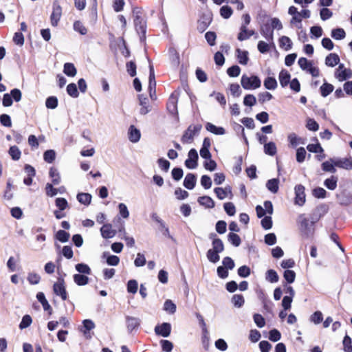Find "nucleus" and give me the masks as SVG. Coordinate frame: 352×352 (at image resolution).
<instances>
[{"label": "nucleus", "instance_id": "obj_46", "mask_svg": "<svg viewBox=\"0 0 352 352\" xmlns=\"http://www.w3.org/2000/svg\"><path fill=\"white\" fill-rule=\"evenodd\" d=\"M169 57L172 63L175 65H177L179 63V56L175 48H170L168 51Z\"/></svg>", "mask_w": 352, "mask_h": 352}, {"label": "nucleus", "instance_id": "obj_31", "mask_svg": "<svg viewBox=\"0 0 352 352\" xmlns=\"http://www.w3.org/2000/svg\"><path fill=\"white\" fill-rule=\"evenodd\" d=\"M63 72L68 76L74 77L77 71L73 63H66L64 65Z\"/></svg>", "mask_w": 352, "mask_h": 352}, {"label": "nucleus", "instance_id": "obj_13", "mask_svg": "<svg viewBox=\"0 0 352 352\" xmlns=\"http://www.w3.org/2000/svg\"><path fill=\"white\" fill-rule=\"evenodd\" d=\"M336 166L344 168L346 170L352 169V157L348 158H338L333 161Z\"/></svg>", "mask_w": 352, "mask_h": 352}, {"label": "nucleus", "instance_id": "obj_1", "mask_svg": "<svg viewBox=\"0 0 352 352\" xmlns=\"http://www.w3.org/2000/svg\"><path fill=\"white\" fill-rule=\"evenodd\" d=\"M241 84L244 89L254 90L261 87V81L257 76L252 75L249 76L243 74L241 78Z\"/></svg>", "mask_w": 352, "mask_h": 352}, {"label": "nucleus", "instance_id": "obj_30", "mask_svg": "<svg viewBox=\"0 0 352 352\" xmlns=\"http://www.w3.org/2000/svg\"><path fill=\"white\" fill-rule=\"evenodd\" d=\"M338 177L332 175L331 177L327 178L324 182V185L331 190H333L337 187Z\"/></svg>", "mask_w": 352, "mask_h": 352}, {"label": "nucleus", "instance_id": "obj_53", "mask_svg": "<svg viewBox=\"0 0 352 352\" xmlns=\"http://www.w3.org/2000/svg\"><path fill=\"white\" fill-rule=\"evenodd\" d=\"M323 320L322 314L320 311H315L310 317L311 322L315 324H320Z\"/></svg>", "mask_w": 352, "mask_h": 352}, {"label": "nucleus", "instance_id": "obj_32", "mask_svg": "<svg viewBox=\"0 0 352 352\" xmlns=\"http://www.w3.org/2000/svg\"><path fill=\"white\" fill-rule=\"evenodd\" d=\"M264 152L265 154L270 156H274L277 152L276 146L275 143L270 142L264 144Z\"/></svg>", "mask_w": 352, "mask_h": 352}, {"label": "nucleus", "instance_id": "obj_59", "mask_svg": "<svg viewBox=\"0 0 352 352\" xmlns=\"http://www.w3.org/2000/svg\"><path fill=\"white\" fill-rule=\"evenodd\" d=\"M74 29L75 31L79 32L82 35H85L87 32V28L79 21H75L74 23Z\"/></svg>", "mask_w": 352, "mask_h": 352}, {"label": "nucleus", "instance_id": "obj_12", "mask_svg": "<svg viewBox=\"0 0 352 352\" xmlns=\"http://www.w3.org/2000/svg\"><path fill=\"white\" fill-rule=\"evenodd\" d=\"M177 94L173 93L167 102V109L171 114H177Z\"/></svg>", "mask_w": 352, "mask_h": 352}, {"label": "nucleus", "instance_id": "obj_3", "mask_svg": "<svg viewBox=\"0 0 352 352\" xmlns=\"http://www.w3.org/2000/svg\"><path fill=\"white\" fill-rule=\"evenodd\" d=\"M133 13L134 16V25L135 30L138 34H142V36H144L146 26L145 21L141 17V11L138 8H134Z\"/></svg>", "mask_w": 352, "mask_h": 352}, {"label": "nucleus", "instance_id": "obj_48", "mask_svg": "<svg viewBox=\"0 0 352 352\" xmlns=\"http://www.w3.org/2000/svg\"><path fill=\"white\" fill-rule=\"evenodd\" d=\"M45 106L48 109H54L58 106V99L55 96H50L46 99Z\"/></svg>", "mask_w": 352, "mask_h": 352}, {"label": "nucleus", "instance_id": "obj_19", "mask_svg": "<svg viewBox=\"0 0 352 352\" xmlns=\"http://www.w3.org/2000/svg\"><path fill=\"white\" fill-rule=\"evenodd\" d=\"M290 78L291 75L287 71L283 69L279 73L278 79L282 87H285L289 84Z\"/></svg>", "mask_w": 352, "mask_h": 352}, {"label": "nucleus", "instance_id": "obj_6", "mask_svg": "<svg viewBox=\"0 0 352 352\" xmlns=\"http://www.w3.org/2000/svg\"><path fill=\"white\" fill-rule=\"evenodd\" d=\"M54 293L60 296L63 300H65L67 298L65 281L63 278H58V281L53 285Z\"/></svg>", "mask_w": 352, "mask_h": 352}, {"label": "nucleus", "instance_id": "obj_21", "mask_svg": "<svg viewBox=\"0 0 352 352\" xmlns=\"http://www.w3.org/2000/svg\"><path fill=\"white\" fill-rule=\"evenodd\" d=\"M207 131L215 135H223L226 133V130L221 126H217L214 124L208 122L206 125Z\"/></svg>", "mask_w": 352, "mask_h": 352}, {"label": "nucleus", "instance_id": "obj_8", "mask_svg": "<svg viewBox=\"0 0 352 352\" xmlns=\"http://www.w3.org/2000/svg\"><path fill=\"white\" fill-rule=\"evenodd\" d=\"M305 187L301 184L295 186V204L302 206L305 203Z\"/></svg>", "mask_w": 352, "mask_h": 352}, {"label": "nucleus", "instance_id": "obj_49", "mask_svg": "<svg viewBox=\"0 0 352 352\" xmlns=\"http://www.w3.org/2000/svg\"><path fill=\"white\" fill-rule=\"evenodd\" d=\"M232 302L236 307H241L244 302V298L241 294H235L232 298Z\"/></svg>", "mask_w": 352, "mask_h": 352}, {"label": "nucleus", "instance_id": "obj_4", "mask_svg": "<svg viewBox=\"0 0 352 352\" xmlns=\"http://www.w3.org/2000/svg\"><path fill=\"white\" fill-rule=\"evenodd\" d=\"M298 63L302 70L309 72L313 77H318L319 76L320 72L318 68L314 66L312 63L306 58H300Z\"/></svg>", "mask_w": 352, "mask_h": 352}, {"label": "nucleus", "instance_id": "obj_17", "mask_svg": "<svg viewBox=\"0 0 352 352\" xmlns=\"http://www.w3.org/2000/svg\"><path fill=\"white\" fill-rule=\"evenodd\" d=\"M288 141L292 147L296 148L298 144H305V140L297 136L294 133H289L287 136Z\"/></svg>", "mask_w": 352, "mask_h": 352}, {"label": "nucleus", "instance_id": "obj_57", "mask_svg": "<svg viewBox=\"0 0 352 352\" xmlns=\"http://www.w3.org/2000/svg\"><path fill=\"white\" fill-rule=\"evenodd\" d=\"M283 277L288 283H292L295 280L296 273L293 270H286L284 272Z\"/></svg>", "mask_w": 352, "mask_h": 352}, {"label": "nucleus", "instance_id": "obj_2", "mask_svg": "<svg viewBox=\"0 0 352 352\" xmlns=\"http://www.w3.org/2000/svg\"><path fill=\"white\" fill-rule=\"evenodd\" d=\"M201 128V124L190 125L184 131L181 139L182 142L184 144L190 143L193 140L194 137L199 133Z\"/></svg>", "mask_w": 352, "mask_h": 352}, {"label": "nucleus", "instance_id": "obj_22", "mask_svg": "<svg viewBox=\"0 0 352 352\" xmlns=\"http://www.w3.org/2000/svg\"><path fill=\"white\" fill-rule=\"evenodd\" d=\"M340 62V58L335 53L329 54L325 58V64L329 67H334Z\"/></svg>", "mask_w": 352, "mask_h": 352}, {"label": "nucleus", "instance_id": "obj_18", "mask_svg": "<svg viewBox=\"0 0 352 352\" xmlns=\"http://www.w3.org/2000/svg\"><path fill=\"white\" fill-rule=\"evenodd\" d=\"M141 137L140 131L133 125L130 126L129 129V139L131 142H138Z\"/></svg>", "mask_w": 352, "mask_h": 352}, {"label": "nucleus", "instance_id": "obj_10", "mask_svg": "<svg viewBox=\"0 0 352 352\" xmlns=\"http://www.w3.org/2000/svg\"><path fill=\"white\" fill-rule=\"evenodd\" d=\"M155 332L157 335L167 338L171 332V325L168 322H163L155 327Z\"/></svg>", "mask_w": 352, "mask_h": 352}, {"label": "nucleus", "instance_id": "obj_7", "mask_svg": "<svg viewBox=\"0 0 352 352\" xmlns=\"http://www.w3.org/2000/svg\"><path fill=\"white\" fill-rule=\"evenodd\" d=\"M198 153L195 148H191L188 153V158L185 161V166L189 169H195L197 166Z\"/></svg>", "mask_w": 352, "mask_h": 352}, {"label": "nucleus", "instance_id": "obj_51", "mask_svg": "<svg viewBox=\"0 0 352 352\" xmlns=\"http://www.w3.org/2000/svg\"><path fill=\"white\" fill-rule=\"evenodd\" d=\"M56 157V153L54 150H47L43 154V159L47 163H52Z\"/></svg>", "mask_w": 352, "mask_h": 352}, {"label": "nucleus", "instance_id": "obj_38", "mask_svg": "<svg viewBox=\"0 0 352 352\" xmlns=\"http://www.w3.org/2000/svg\"><path fill=\"white\" fill-rule=\"evenodd\" d=\"M236 52L239 63L241 65H246L249 60L248 52L247 51H242L240 49H237Z\"/></svg>", "mask_w": 352, "mask_h": 352}, {"label": "nucleus", "instance_id": "obj_40", "mask_svg": "<svg viewBox=\"0 0 352 352\" xmlns=\"http://www.w3.org/2000/svg\"><path fill=\"white\" fill-rule=\"evenodd\" d=\"M75 268L79 274L89 275L91 273V268L85 263H78L76 265Z\"/></svg>", "mask_w": 352, "mask_h": 352}, {"label": "nucleus", "instance_id": "obj_16", "mask_svg": "<svg viewBox=\"0 0 352 352\" xmlns=\"http://www.w3.org/2000/svg\"><path fill=\"white\" fill-rule=\"evenodd\" d=\"M197 178L195 174L188 173L184 180V186L188 190H192L196 185Z\"/></svg>", "mask_w": 352, "mask_h": 352}, {"label": "nucleus", "instance_id": "obj_55", "mask_svg": "<svg viewBox=\"0 0 352 352\" xmlns=\"http://www.w3.org/2000/svg\"><path fill=\"white\" fill-rule=\"evenodd\" d=\"M55 204H56V206L60 210H64L68 206L67 201L65 198H62V197L56 198L55 200Z\"/></svg>", "mask_w": 352, "mask_h": 352}, {"label": "nucleus", "instance_id": "obj_14", "mask_svg": "<svg viewBox=\"0 0 352 352\" xmlns=\"http://www.w3.org/2000/svg\"><path fill=\"white\" fill-rule=\"evenodd\" d=\"M101 235L104 239H111L116 235V230L112 229L110 223L104 224L100 228Z\"/></svg>", "mask_w": 352, "mask_h": 352}, {"label": "nucleus", "instance_id": "obj_42", "mask_svg": "<svg viewBox=\"0 0 352 352\" xmlns=\"http://www.w3.org/2000/svg\"><path fill=\"white\" fill-rule=\"evenodd\" d=\"M212 245V250H213L214 252L221 253L224 250V245H223V241L219 238H214Z\"/></svg>", "mask_w": 352, "mask_h": 352}, {"label": "nucleus", "instance_id": "obj_28", "mask_svg": "<svg viewBox=\"0 0 352 352\" xmlns=\"http://www.w3.org/2000/svg\"><path fill=\"white\" fill-rule=\"evenodd\" d=\"M333 161H335V159L331 158L328 161L324 162L322 164V169L325 172L336 173V169L334 167L336 166Z\"/></svg>", "mask_w": 352, "mask_h": 352}, {"label": "nucleus", "instance_id": "obj_15", "mask_svg": "<svg viewBox=\"0 0 352 352\" xmlns=\"http://www.w3.org/2000/svg\"><path fill=\"white\" fill-rule=\"evenodd\" d=\"M138 98L140 105L141 106V108L140 109V114H147L151 111L148 98L144 96L143 95H139Z\"/></svg>", "mask_w": 352, "mask_h": 352}, {"label": "nucleus", "instance_id": "obj_50", "mask_svg": "<svg viewBox=\"0 0 352 352\" xmlns=\"http://www.w3.org/2000/svg\"><path fill=\"white\" fill-rule=\"evenodd\" d=\"M256 103V98L252 94H247L243 99V104L248 107H253Z\"/></svg>", "mask_w": 352, "mask_h": 352}, {"label": "nucleus", "instance_id": "obj_61", "mask_svg": "<svg viewBox=\"0 0 352 352\" xmlns=\"http://www.w3.org/2000/svg\"><path fill=\"white\" fill-rule=\"evenodd\" d=\"M258 101L260 103L263 104L267 101H270L273 98L272 95L267 92L264 91L258 94Z\"/></svg>", "mask_w": 352, "mask_h": 352}, {"label": "nucleus", "instance_id": "obj_56", "mask_svg": "<svg viewBox=\"0 0 352 352\" xmlns=\"http://www.w3.org/2000/svg\"><path fill=\"white\" fill-rule=\"evenodd\" d=\"M306 150L303 147H300L296 150V161L302 163L305 161L306 157Z\"/></svg>", "mask_w": 352, "mask_h": 352}, {"label": "nucleus", "instance_id": "obj_36", "mask_svg": "<svg viewBox=\"0 0 352 352\" xmlns=\"http://www.w3.org/2000/svg\"><path fill=\"white\" fill-rule=\"evenodd\" d=\"M338 202L342 206H348L352 203V197L348 195H337Z\"/></svg>", "mask_w": 352, "mask_h": 352}, {"label": "nucleus", "instance_id": "obj_35", "mask_svg": "<svg viewBox=\"0 0 352 352\" xmlns=\"http://www.w3.org/2000/svg\"><path fill=\"white\" fill-rule=\"evenodd\" d=\"M336 78L339 81H344L351 78V71L349 69H342L341 71H336Z\"/></svg>", "mask_w": 352, "mask_h": 352}, {"label": "nucleus", "instance_id": "obj_5", "mask_svg": "<svg viewBox=\"0 0 352 352\" xmlns=\"http://www.w3.org/2000/svg\"><path fill=\"white\" fill-rule=\"evenodd\" d=\"M62 15V8L57 1H54L52 5V12L50 16L51 25L54 27L58 25Z\"/></svg>", "mask_w": 352, "mask_h": 352}, {"label": "nucleus", "instance_id": "obj_43", "mask_svg": "<svg viewBox=\"0 0 352 352\" xmlns=\"http://www.w3.org/2000/svg\"><path fill=\"white\" fill-rule=\"evenodd\" d=\"M228 241L230 242L234 246L238 247L241 243L240 236L233 232H230L228 235Z\"/></svg>", "mask_w": 352, "mask_h": 352}, {"label": "nucleus", "instance_id": "obj_41", "mask_svg": "<svg viewBox=\"0 0 352 352\" xmlns=\"http://www.w3.org/2000/svg\"><path fill=\"white\" fill-rule=\"evenodd\" d=\"M78 201L84 205H89L91 201V195L89 193L81 192L77 195Z\"/></svg>", "mask_w": 352, "mask_h": 352}, {"label": "nucleus", "instance_id": "obj_33", "mask_svg": "<svg viewBox=\"0 0 352 352\" xmlns=\"http://www.w3.org/2000/svg\"><path fill=\"white\" fill-rule=\"evenodd\" d=\"M265 89L274 90L277 87V81L274 77H267L263 82Z\"/></svg>", "mask_w": 352, "mask_h": 352}, {"label": "nucleus", "instance_id": "obj_52", "mask_svg": "<svg viewBox=\"0 0 352 352\" xmlns=\"http://www.w3.org/2000/svg\"><path fill=\"white\" fill-rule=\"evenodd\" d=\"M67 92L73 98H77L78 96L77 86L75 83H70L67 85Z\"/></svg>", "mask_w": 352, "mask_h": 352}, {"label": "nucleus", "instance_id": "obj_44", "mask_svg": "<svg viewBox=\"0 0 352 352\" xmlns=\"http://www.w3.org/2000/svg\"><path fill=\"white\" fill-rule=\"evenodd\" d=\"M346 33L342 28L333 29L331 31V36L336 40H341L345 38Z\"/></svg>", "mask_w": 352, "mask_h": 352}, {"label": "nucleus", "instance_id": "obj_37", "mask_svg": "<svg viewBox=\"0 0 352 352\" xmlns=\"http://www.w3.org/2000/svg\"><path fill=\"white\" fill-rule=\"evenodd\" d=\"M279 44L280 47L285 48L286 51L289 50L292 46L291 39L286 36H283L279 38Z\"/></svg>", "mask_w": 352, "mask_h": 352}, {"label": "nucleus", "instance_id": "obj_26", "mask_svg": "<svg viewBox=\"0 0 352 352\" xmlns=\"http://www.w3.org/2000/svg\"><path fill=\"white\" fill-rule=\"evenodd\" d=\"M37 300L41 303L43 308L45 311H50V314H51L52 308L50 305L48 303L47 300L45 298V294L43 292H38L36 294Z\"/></svg>", "mask_w": 352, "mask_h": 352}, {"label": "nucleus", "instance_id": "obj_34", "mask_svg": "<svg viewBox=\"0 0 352 352\" xmlns=\"http://www.w3.org/2000/svg\"><path fill=\"white\" fill-rule=\"evenodd\" d=\"M8 153L11 158L14 161H17L21 158V152L16 146H10L8 150Z\"/></svg>", "mask_w": 352, "mask_h": 352}, {"label": "nucleus", "instance_id": "obj_29", "mask_svg": "<svg viewBox=\"0 0 352 352\" xmlns=\"http://www.w3.org/2000/svg\"><path fill=\"white\" fill-rule=\"evenodd\" d=\"M49 175L52 179V182L54 185H58L60 183V176L56 168L52 167L50 169Z\"/></svg>", "mask_w": 352, "mask_h": 352}, {"label": "nucleus", "instance_id": "obj_27", "mask_svg": "<svg viewBox=\"0 0 352 352\" xmlns=\"http://www.w3.org/2000/svg\"><path fill=\"white\" fill-rule=\"evenodd\" d=\"M265 279L271 283H275L278 281L279 276L275 270H268L265 273Z\"/></svg>", "mask_w": 352, "mask_h": 352}, {"label": "nucleus", "instance_id": "obj_64", "mask_svg": "<svg viewBox=\"0 0 352 352\" xmlns=\"http://www.w3.org/2000/svg\"><path fill=\"white\" fill-rule=\"evenodd\" d=\"M138 284L135 280H130L127 283V292L131 294H135L138 291Z\"/></svg>", "mask_w": 352, "mask_h": 352}, {"label": "nucleus", "instance_id": "obj_11", "mask_svg": "<svg viewBox=\"0 0 352 352\" xmlns=\"http://www.w3.org/2000/svg\"><path fill=\"white\" fill-rule=\"evenodd\" d=\"M261 35L269 42L274 45V32L268 23H265L261 27Z\"/></svg>", "mask_w": 352, "mask_h": 352}, {"label": "nucleus", "instance_id": "obj_23", "mask_svg": "<svg viewBox=\"0 0 352 352\" xmlns=\"http://www.w3.org/2000/svg\"><path fill=\"white\" fill-rule=\"evenodd\" d=\"M89 277L85 274H76L74 275V281L79 286L87 285L89 283Z\"/></svg>", "mask_w": 352, "mask_h": 352}, {"label": "nucleus", "instance_id": "obj_63", "mask_svg": "<svg viewBox=\"0 0 352 352\" xmlns=\"http://www.w3.org/2000/svg\"><path fill=\"white\" fill-rule=\"evenodd\" d=\"M221 16L224 19H228L232 14V10L228 6H223L220 9Z\"/></svg>", "mask_w": 352, "mask_h": 352}, {"label": "nucleus", "instance_id": "obj_24", "mask_svg": "<svg viewBox=\"0 0 352 352\" xmlns=\"http://www.w3.org/2000/svg\"><path fill=\"white\" fill-rule=\"evenodd\" d=\"M214 191L217 195V197L221 200L225 199L228 195V194L232 193L231 188L230 187H226L225 188L219 187L215 188Z\"/></svg>", "mask_w": 352, "mask_h": 352}, {"label": "nucleus", "instance_id": "obj_54", "mask_svg": "<svg viewBox=\"0 0 352 352\" xmlns=\"http://www.w3.org/2000/svg\"><path fill=\"white\" fill-rule=\"evenodd\" d=\"M270 43H267L265 41H260L257 45L258 50L261 54H265V53L268 52L270 50Z\"/></svg>", "mask_w": 352, "mask_h": 352}, {"label": "nucleus", "instance_id": "obj_60", "mask_svg": "<svg viewBox=\"0 0 352 352\" xmlns=\"http://www.w3.org/2000/svg\"><path fill=\"white\" fill-rule=\"evenodd\" d=\"M164 309L170 314H174L176 311V305L170 300H166L164 305Z\"/></svg>", "mask_w": 352, "mask_h": 352}, {"label": "nucleus", "instance_id": "obj_47", "mask_svg": "<svg viewBox=\"0 0 352 352\" xmlns=\"http://www.w3.org/2000/svg\"><path fill=\"white\" fill-rule=\"evenodd\" d=\"M69 234L65 230H60L56 234V238L57 240L62 243L67 242L69 239Z\"/></svg>", "mask_w": 352, "mask_h": 352}, {"label": "nucleus", "instance_id": "obj_39", "mask_svg": "<svg viewBox=\"0 0 352 352\" xmlns=\"http://www.w3.org/2000/svg\"><path fill=\"white\" fill-rule=\"evenodd\" d=\"M334 87L328 82H324L320 88V94L322 96L327 97L329 96L333 91Z\"/></svg>", "mask_w": 352, "mask_h": 352}, {"label": "nucleus", "instance_id": "obj_20", "mask_svg": "<svg viewBox=\"0 0 352 352\" xmlns=\"http://www.w3.org/2000/svg\"><path fill=\"white\" fill-rule=\"evenodd\" d=\"M265 186L270 192L276 194L279 189V179L276 178L270 179L266 182Z\"/></svg>", "mask_w": 352, "mask_h": 352}, {"label": "nucleus", "instance_id": "obj_58", "mask_svg": "<svg viewBox=\"0 0 352 352\" xmlns=\"http://www.w3.org/2000/svg\"><path fill=\"white\" fill-rule=\"evenodd\" d=\"M27 279L31 285H36L40 282L41 276L36 273L31 272L28 274Z\"/></svg>", "mask_w": 352, "mask_h": 352}, {"label": "nucleus", "instance_id": "obj_62", "mask_svg": "<svg viewBox=\"0 0 352 352\" xmlns=\"http://www.w3.org/2000/svg\"><path fill=\"white\" fill-rule=\"evenodd\" d=\"M146 261L144 255L140 252L138 253L137 257L134 261L135 266L138 267H142L146 264Z\"/></svg>", "mask_w": 352, "mask_h": 352}, {"label": "nucleus", "instance_id": "obj_25", "mask_svg": "<svg viewBox=\"0 0 352 352\" xmlns=\"http://www.w3.org/2000/svg\"><path fill=\"white\" fill-rule=\"evenodd\" d=\"M198 202L200 205L204 206L208 208H212L214 207V201L208 196L200 197L198 199Z\"/></svg>", "mask_w": 352, "mask_h": 352}, {"label": "nucleus", "instance_id": "obj_45", "mask_svg": "<svg viewBox=\"0 0 352 352\" xmlns=\"http://www.w3.org/2000/svg\"><path fill=\"white\" fill-rule=\"evenodd\" d=\"M219 252H214L213 250L210 249L208 250V252L206 253V256H207V258L209 260V261H210L211 263H216L220 259V256H219Z\"/></svg>", "mask_w": 352, "mask_h": 352}, {"label": "nucleus", "instance_id": "obj_9", "mask_svg": "<svg viewBox=\"0 0 352 352\" xmlns=\"http://www.w3.org/2000/svg\"><path fill=\"white\" fill-rule=\"evenodd\" d=\"M126 326L129 333L136 331L140 325V319L139 318L126 316L125 317Z\"/></svg>", "mask_w": 352, "mask_h": 352}]
</instances>
